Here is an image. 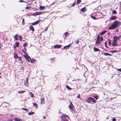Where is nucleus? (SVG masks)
Here are the masks:
<instances>
[{"mask_svg":"<svg viewBox=\"0 0 121 121\" xmlns=\"http://www.w3.org/2000/svg\"><path fill=\"white\" fill-rule=\"evenodd\" d=\"M29 28L30 30H31L33 32L35 31V29L32 26L30 25V26Z\"/></svg>","mask_w":121,"mask_h":121,"instance_id":"dca6fc26","label":"nucleus"},{"mask_svg":"<svg viewBox=\"0 0 121 121\" xmlns=\"http://www.w3.org/2000/svg\"><path fill=\"white\" fill-rule=\"evenodd\" d=\"M117 13V12L115 10H114L113 11L112 13L116 14Z\"/></svg>","mask_w":121,"mask_h":121,"instance_id":"49530a36","label":"nucleus"},{"mask_svg":"<svg viewBox=\"0 0 121 121\" xmlns=\"http://www.w3.org/2000/svg\"><path fill=\"white\" fill-rule=\"evenodd\" d=\"M34 114V112H29L28 113V114L29 115H31Z\"/></svg>","mask_w":121,"mask_h":121,"instance_id":"f704fd0d","label":"nucleus"},{"mask_svg":"<svg viewBox=\"0 0 121 121\" xmlns=\"http://www.w3.org/2000/svg\"><path fill=\"white\" fill-rule=\"evenodd\" d=\"M94 98H95L96 99H98V97L97 96H94Z\"/></svg>","mask_w":121,"mask_h":121,"instance_id":"6e6d98bb","label":"nucleus"},{"mask_svg":"<svg viewBox=\"0 0 121 121\" xmlns=\"http://www.w3.org/2000/svg\"><path fill=\"white\" fill-rule=\"evenodd\" d=\"M2 78L0 76V78Z\"/></svg>","mask_w":121,"mask_h":121,"instance_id":"69168bd1","label":"nucleus"},{"mask_svg":"<svg viewBox=\"0 0 121 121\" xmlns=\"http://www.w3.org/2000/svg\"><path fill=\"white\" fill-rule=\"evenodd\" d=\"M25 24V19L24 18L22 19V24L23 25H24Z\"/></svg>","mask_w":121,"mask_h":121,"instance_id":"c9c22d12","label":"nucleus"},{"mask_svg":"<svg viewBox=\"0 0 121 121\" xmlns=\"http://www.w3.org/2000/svg\"><path fill=\"white\" fill-rule=\"evenodd\" d=\"M100 40V41H102L103 40V39L102 36L101 37Z\"/></svg>","mask_w":121,"mask_h":121,"instance_id":"de8ad7c7","label":"nucleus"},{"mask_svg":"<svg viewBox=\"0 0 121 121\" xmlns=\"http://www.w3.org/2000/svg\"><path fill=\"white\" fill-rule=\"evenodd\" d=\"M40 20H39L37 21L36 22H33L31 23V24L33 26H34L38 24L40 22Z\"/></svg>","mask_w":121,"mask_h":121,"instance_id":"0eeeda50","label":"nucleus"},{"mask_svg":"<svg viewBox=\"0 0 121 121\" xmlns=\"http://www.w3.org/2000/svg\"><path fill=\"white\" fill-rule=\"evenodd\" d=\"M75 2H74L72 4V6H74L75 5Z\"/></svg>","mask_w":121,"mask_h":121,"instance_id":"5fc2aeb1","label":"nucleus"},{"mask_svg":"<svg viewBox=\"0 0 121 121\" xmlns=\"http://www.w3.org/2000/svg\"><path fill=\"white\" fill-rule=\"evenodd\" d=\"M22 41H23V42H24V41H26L25 40H22Z\"/></svg>","mask_w":121,"mask_h":121,"instance_id":"0e129e2a","label":"nucleus"},{"mask_svg":"<svg viewBox=\"0 0 121 121\" xmlns=\"http://www.w3.org/2000/svg\"><path fill=\"white\" fill-rule=\"evenodd\" d=\"M62 47V46L60 45H56L54 46V47L55 48H60Z\"/></svg>","mask_w":121,"mask_h":121,"instance_id":"f8f14e48","label":"nucleus"},{"mask_svg":"<svg viewBox=\"0 0 121 121\" xmlns=\"http://www.w3.org/2000/svg\"><path fill=\"white\" fill-rule=\"evenodd\" d=\"M66 88L68 90H71L72 89V88H70L68 85H66Z\"/></svg>","mask_w":121,"mask_h":121,"instance_id":"c756f323","label":"nucleus"},{"mask_svg":"<svg viewBox=\"0 0 121 121\" xmlns=\"http://www.w3.org/2000/svg\"><path fill=\"white\" fill-rule=\"evenodd\" d=\"M91 97L88 98L86 99V101L88 103H91Z\"/></svg>","mask_w":121,"mask_h":121,"instance_id":"1a4fd4ad","label":"nucleus"},{"mask_svg":"<svg viewBox=\"0 0 121 121\" xmlns=\"http://www.w3.org/2000/svg\"><path fill=\"white\" fill-rule=\"evenodd\" d=\"M48 28V26L46 27L45 28V30H44V31H46L47 30Z\"/></svg>","mask_w":121,"mask_h":121,"instance_id":"603ef678","label":"nucleus"},{"mask_svg":"<svg viewBox=\"0 0 121 121\" xmlns=\"http://www.w3.org/2000/svg\"><path fill=\"white\" fill-rule=\"evenodd\" d=\"M31 7H27H27H26V9H28L30 8Z\"/></svg>","mask_w":121,"mask_h":121,"instance_id":"8fccbe9b","label":"nucleus"},{"mask_svg":"<svg viewBox=\"0 0 121 121\" xmlns=\"http://www.w3.org/2000/svg\"><path fill=\"white\" fill-rule=\"evenodd\" d=\"M25 92V91H19L18 92V93L19 94H22L23 93Z\"/></svg>","mask_w":121,"mask_h":121,"instance_id":"e433bc0d","label":"nucleus"},{"mask_svg":"<svg viewBox=\"0 0 121 121\" xmlns=\"http://www.w3.org/2000/svg\"><path fill=\"white\" fill-rule=\"evenodd\" d=\"M91 102L94 103H96V101L94 98L91 97Z\"/></svg>","mask_w":121,"mask_h":121,"instance_id":"4be33fe9","label":"nucleus"},{"mask_svg":"<svg viewBox=\"0 0 121 121\" xmlns=\"http://www.w3.org/2000/svg\"><path fill=\"white\" fill-rule=\"evenodd\" d=\"M18 34H16V35H15L14 36V39L15 40H18Z\"/></svg>","mask_w":121,"mask_h":121,"instance_id":"5701e85b","label":"nucleus"},{"mask_svg":"<svg viewBox=\"0 0 121 121\" xmlns=\"http://www.w3.org/2000/svg\"><path fill=\"white\" fill-rule=\"evenodd\" d=\"M104 54L105 56H112V55L108 53L105 52L104 53Z\"/></svg>","mask_w":121,"mask_h":121,"instance_id":"393cba45","label":"nucleus"},{"mask_svg":"<svg viewBox=\"0 0 121 121\" xmlns=\"http://www.w3.org/2000/svg\"><path fill=\"white\" fill-rule=\"evenodd\" d=\"M45 7L44 6H41L39 7V9L40 10H43L45 8Z\"/></svg>","mask_w":121,"mask_h":121,"instance_id":"6ab92c4d","label":"nucleus"},{"mask_svg":"<svg viewBox=\"0 0 121 121\" xmlns=\"http://www.w3.org/2000/svg\"><path fill=\"white\" fill-rule=\"evenodd\" d=\"M22 51L23 52H24V53H26V52H25V51H24V50H22Z\"/></svg>","mask_w":121,"mask_h":121,"instance_id":"13d9d810","label":"nucleus"},{"mask_svg":"<svg viewBox=\"0 0 121 121\" xmlns=\"http://www.w3.org/2000/svg\"><path fill=\"white\" fill-rule=\"evenodd\" d=\"M86 9L85 8V7H84L83 8H81L80 9V11L82 12L83 13H84L86 12Z\"/></svg>","mask_w":121,"mask_h":121,"instance_id":"2eb2a0df","label":"nucleus"},{"mask_svg":"<svg viewBox=\"0 0 121 121\" xmlns=\"http://www.w3.org/2000/svg\"><path fill=\"white\" fill-rule=\"evenodd\" d=\"M28 78H27L26 79V82H24V84L25 85L27 86V85L28 84Z\"/></svg>","mask_w":121,"mask_h":121,"instance_id":"7c9ffc66","label":"nucleus"},{"mask_svg":"<svg viewBox=\"0 0 121 121\" xmlns=\"http://www.w3.org/2000/svg\"><path fill=\"white\" fill-rule=\"evenodd\" d=\"M112 121H116V119L115 118L113 117Z\"/></svg>","mask_w":121,"mask_h":121,"instance_id":"09e8293b","label":"nucleus"},{"mask_svg":"<svg viewBox=\"0 0 121 121\" xmlns=\"http://www.w3.org/2000/svg\"><path fill=\"white\" fill-rule=\"evenodd\" d=\"M72 43H71L68 45L64 46L63 48V49H69V48L70 46L72 45Z\"/></svg>","mask_w":121,"mask_h":121,"instance_id":"6e6552de","label":"nucleus"},{"mask_svg":"<svg viewBox=\"0 0 121 121\" xmlns=\"http://www.w3.org/2000/svg\"><path fill=\"white\" fill-rule=\"evenodd\" d=\"M81 1V0H77V3L78 4H79L80 3Z\"/></svg>","mask_w":121,"mask_h":121,"instance_id":"4c0bfd02","label":"nucleus"},{"mask_svg":"<svg viewBox=\"0 0 121 121\" xmlns=\"http://www.w3.org/2000/svg\"><path fill=\"white\" fill-rule=\"evenodd\" d=\"M91 17L92 18V19H96V18L94 16H91Z\"/></svg>","mask_w":121,"mask_h":121,"instance_id":"a18cd8bd","label":"nucleus"},{"mask_svg":"<svg viewBox=\"0 0 121 121\" xmlns=\"http://www.w3.org/2000/svg\"><path fill=\"white\" fill-rule=\"evenodd\" d=\"M64 34V35H65V38L67 37L68 35H69L68 34V32H65Z\"/></svg>","mask_w":121,"mask_h":121,"instance_id":"c85d7f7f","label":"nucleus"},{"mask_svg":"<svg viewBox=\"0 0 121 121\" xmlns=\"http://www.w3.org/2000/svg\"><path fill=\"white\" fill-rule=\"evenodd\" d=\"M33 104L34 105V107L35 108H36L37 109L38 108V105L37 104L35 103H33Z\"/></svg>","mask_w":121,"mask_h":121,"instance_id":"aec40b11","label":"nucleus"},{"mask_svg":"<svg viewBox=\"0 0 121 121\" xmlns=\"http://www.w3.org/2000/svg\"><path fill=\"white\" fill-rule=\"evenodd\" d=\"M107 41H106L105 42V47L106 48H108V47L107 46Z\"/></svg>","mask_w":121,"mask_h":121,"instance_id":"c03bdc74","label":"nucleus"},{"mask_svg":"<svg viewBox=\"0 0 121 121\" xmlns=\"http://www.w3.org/2000/svg\"><path fill=\"white\" fill-rule=\"evenodd\" d=\"M19 37L20 40L22 41V37L21 35H19Z\"/></svg>","mask_w":121,"mask_h":121,"instance_id":"a19ab883","label":"nucleus"},{"mask_svg":"<svg viewBox=\"0 0 121 121\" xmlns=\"http://www.w3.org/2000/svg\"><path fill=\"white\" fill-rule=\"evenodd\" d=\"M80 94H78V95L77 96V97L78 99H79L80 98Z\"/></svg>","mask_w":121,"mask_h":121,"instance_id":"3c124183","label":"nucleus"},{"mask_svg":"<svg viewBox=\"0 0 121 121\" xmlns=\"http://www.w3.org/2000/svg\"><path fill=\"white\" fill-rule=\"evenodd\" d=\"M93 49L95 51H98L99 50V48H98L96 47H94Z\"/></svg>","mask_w":121,"mask_h":121,"instance_id":"b1692460","label":"nucleus"},{"mask_svg":"<svg viewBox=\"0 0 121 121\" xmlns=\"http://www.w3.org/2000/svg\"><path fill=\"white\" fill-rule=\"evenodd\" d=\"M121 36L120 35L119 36H118V39L119 40L120 39V37Z\"/></svg>","mask_w":121,"mask_h":121,"instance_id":"bf43d9fd","label":"nucleus"},{"mask_svg":"<svg viewBox=\"0 0 121 121\" xmlns=\"http://www.w3.org/2000/svg\"><path fill=\"white\" fill-rule=\"evenodd\" d=\"M100 40H97L96 41V43L99 44L100 43Z\"/></svg>","mask_w":121,"mask_h":121,"instance_id":"473e14b6","label":"nucleus"},{"mask_svg":"<svg viewBox=\"0 0 121 121\" xmlns=\"http://www.w3.org/2000/svg\"><path fill=\"white\" fill-rule=\"evenodd\" d=\"M118 39V37L114 35L113 36V40L117 41Z\"/></svg>","mask_w":121,"mask_h":121,"instance_id":"a211bd4d","label":"nucleus"},{"mask_svg":"<svg viewBox=\"0 0 121 121\" xmlns=\"http://www.w3.org/2000/svg\"><path fill=\"white\" fill-rule=\"evenodd\" d=\"M121 24V22L118 21H116L114 22L111 26H110L108 28L109 30H113L120 25Z\"/></svg>","mask_w":121,"mask_h":121,"instance_id":"f257e3e1","label":"nucleus"},{"mask_svg":"<svg viewBox=\"0 0 121 121\" xmlns=\"http://www.w3.org/2000/svg\"><path fill=\"white\" fill-rule=\"evenodd\" d=\"M41 102L40 104H44L45 103V100L44 97H41L40 99Z\"/></svg>","mask_w":121,"mask_h":121,"instance_id":"423d86ee","label":"nucleus"},{"mask_svg":"<svg viewBox=\"0 0 121 121\" xmlns=\"http://www.w3.org/2000/svg\"><path fill=\"white\" fill-rule=\"evenodd\" d=\"M69 107L72 110H73L74 109V106L71 102H70V104L69 105Z\"/></svg>","mask_w":121,"mask_h":121,"instance_id":"9d476101","label":"nucleus"},{"mask_svg":"<svg viewBox=\"0 0 121 121\" xmlns=\"http://www.w3.org/2000/svg\"><path fill=\"white\" fill-rule=\"evenodd\" d=\"M79 42V39H78L77 40H75V42L76 44H78Z\"/></svg>","mask_w":121,"mask_h":121,"instance_id":"72a5a7b5","label":"nucleus"},{"mask_svg":"<svg viewBox=\"0 0 121 121\" xmlns=\"http://www.w3.org/2000/svg\"><path fill=\"white\" fill-rule=\"evenodd\" d=\"M107 32V31L106 30L100 33V35H102L104 34V33H105Z\"/></svg>","mask_w":121,"mask_h":121,"instance_id":"bb28decb","label":"nucleus"},{"mask_svg":"<svg viewBox=\"0 0 121 121\" xmlns=\"http://www.w3.org/2000/svg\"><path fill=\"white\" fill-rule=\"evenodd\" d=\"M27 45V43H26L25 42L24 43L23 46L24 47H26Z\"/></svg>","mask_w":121,"mask_h":121,"instance_id":"58836bf2","label":"nucleus"},{"mask_svg":"<svg viewBox=\"0 0 121 121\" xmlns=\"http://www.w3.org/2000/svg\"><path fill=\"white\" fill-rule=\"evenodd\" d=\"M117 70L118 71H120V72H121V68L120 69H117Z\"/></svg>","mask_w":121,"mask_h":121,"instance_id":"864d4df0","label":"nucleus"},{"mask_svg":"<svg viewBox=\"0 0 121 121\" xmlns=\"http://www.w3.org/2000/svg\"><path fill=\"white\" fill-rule=\"evenodd\" d=\"M111 40L110 39H108V45L110 46H111L112 45L111 43Z\"/></svg>","mask_w":121,"mask_h":121,"instance_id":"412c9836","label":"nucleus"},{"mask_svg":"<svg viewBox=\"0 0 121 121\" xmlns=\"http://www.w3.org/2000/svg\"><path fill=\"white\" fill-rule=\"evenodd\" d=\"M15 44L17 47H18L19 46V43L18 42H16L15 43Z\"/></svg>","mask_w":121,"mask_h":121,"instance_id":"cd10ccee","label":"nucleus"},{"mask_svg":"<svg viewBox=\"0 0 121 121\" xmlns=\"http://www.w3.org/2000/svg\"><path fill=\"white\" fill-rule=\"evenodd\" d=\"M21 69H24V68L23 67H22Z\"/></svg>","mask_w":121,"mask_h":121,"instance_id":"680f3d73","label":"nucleus"},{"mask_svg":"<svg viewBox=\"0 0 121 121\" xmlns=\"http://www.w3.org/2000/svg\"><path fill=\"white\" fill-rule=\"evenodd\" d=\"M14 120L15 121H22V120L21 118L15 117L14 118Z\"/></svg>","mask_w":121,"mask_h":121,"instance_id":"f3484780","label":"nucleus"},{"mask_svg":"<svg viewBox=\"0 0 121 121\" xmlns=\"http://www.w3.org/2000/svg\"><path fill=\"white\" fill-rule=\"evenodd\" d=\"M24 49L26 51V47H24Z\"/></svg>","mask_w":121,"mask_h":121,"instance_id":"052dcab7","label":"nucleus"},{"mask_svg":"<svg viewBox=\"0 0 121 121\" xmlns=\"http://www.w3.org/2000/svg\"><path fill=\"white\" fill-rule=\"evenodd\" d=\"M30 62L31 63H35L37 61L35 59H34L33 58H32V59L31 58V59H30Z\"/></svg>","mask_w":121,"mask_h":121,"instance_id":"4468645a","label":"nucleus"},{"mask_svg":"<svg viewBox=\"0 0 121 121\" xmlns=\"http://www.w3.org/2000/svg\"><path fill=\"white\" fill-rule=\"evenodd\" d=\"M14 57L15 59L18 58V54L16 52L14 54Z\"/></svg>","mask_w":121,"mask_h":121,"instance_id":"ddd939ff","label":"nucleus"},{"mask_svg":"<svg viewBox=\"0 0 121 121\" xmlns=\"http://www.w3.org/2000/svg\"><path fill=\"white\" fill-rule=\"evenodd\" d=\"M117 41L115 40H113L112 43V46H117L118 44L117 43Z\"/></svg>","mask_w":121,"mask_h":121,"instance_id":"20e7f679","label":"nucleus"},{"mask_svg":"<svg viewBox=\"0 0 121 121\" xmlns=\"http://www.w3.org/2000/svg\"><path fill=\"white\" fill-rule=\"evenodd\" d=\"M29 93L30 94V97L33 98L34 96V95L31 92H30Z\"/></svg>","mask_w":121,"mask_h":121,"instance_id":"a878e982","label":"nucleus"},{"mask_svg":"<svg viewBox=\"0 0 121 121\" xmlns=\"http://www.w3.org/2000/svg\"><path fill=\"white\" fill-rule=\"evenodd\" d=\"M69 118V117L67 115L63 116L62 117L61 121H68V119Z\"/></svg>","mask_w":121,"mask_h":121,"instance_id":"f03ea898","label":"nucleus"},{"mask_svg":"<svg viewBox=\"0 0 121 121\" xmlns=\"http://www.w3.org/2000/svg\"><path fill=\"white\" fill-rule=\"evenodd\" d=\"M117 17L115 16H112L111 17H110L109 19V20L110 21H112L113 20H115L117 19Z\"/></svg>","mask_w":121,"mask_h":121,"instance_id":"39448f33","label":"nucleus"},{"mask_svg":"<svg viewBox=\"0 0 121 121\" xmlns=\"http://www.w3.org/2000/svg\"><path fill=\"white\" fill-rule=\"evenodd\" d=\"M22 109H23V110H26L27 111V112H28V110L27 109H26V108H22Z\"/></svg>","mask_w":121,"mask_h":121,"instance_id":"37998d69","label":"nucleus"},{"mask_svg":"<svg viewBox=\"0 0 121 121\" xmlns=\"http://www.w3.org/2000/svg\"><path fill=\"white\" fill-rule=\"evenodd\" d=\"M1 74V73H0V75Z\"/></svg>","mask_w":121,"mask_h":121,"instance_id":"338daca9","label":"nucleus"},{"mask_svg":"<svg viewBox=\"0 0 121 121\" xmlns=\"http://www.w3.org/2000/svg\"><path fill=\"white\" fill-rule=\"evenodd\" d=\"M24 56L25 58L27 60L28 62H30L29 59L30 60V59H31V58L29 56L27 55V53H26V55H24Z\"/></svg>","mask_w":121,"mask_h":121,"instance_id":"7ed1b4c3","label":"nucleus"},{"mask_svg":"<svg viewBox=\"0 0 121 121\" xmlns=\"http://www.w3.org/2000/svg\"><path fill=\"white\" fill-rule=\"evenodd\" d=\"M19 1L20 2H24V1H23V0H19Z\"/></svg>","mask_w":121,"mask_h":121,"instance_id":"4d7b16f0","label":"nucleus"},{"mask_svg":"<svg viewBox=\"0 0 121 121\" xmlns=\"http://www.w3.org/2000/svg\"><path fill=\"white\" fill-rule=\"evenodd\" d=\"M43 118L44 119H45V118H46V117L45 116H44L43 117Z\"/></svg>","mask_w":121,"mask_h":121,"instance_id":"e2e57ef3","label":"nucleus"},{"mask_svg":"<svg viewBox=\"0 0 121 121\" xmlns=\"http://www.w3.org/2000/svg\"><path fill=\"white\" fill-rule=\"evenodd\" d=\"M42 14L41 12H36L33 13V15L34 16H36L37 15H39Z\"/></svg>","mask_w":121,"mask_h":121,"instance_id":"9b49d317","label":"nucleus"},{"mask_svg":"<svg viewBox=\"0 0 121 121\" xmlns=\"http://www.w3.org/2000/svg\"><path fill=\"white\" fill-rule=\"evenodd\" d=\"M100 36L99 35H98L96 39L97 40H100Z\"/></svg>","mask_w":121,"mask_h":121,"instance_id":"79ce46f5","label":"nucleus"},{"mask_svg":"<svg viewBox=\"0 0 121 121\" xmlns=\"http://www.w3.org/2000/svg\"><path fill=\"white\" fill-rule=\"evenodd\" d=\"M19 60L22 63H23V61L22 60V58L21 57H19L18 58Z\"/></svg>","mask_w":121,"mask_h":121,"instance_id":"2f4dec72","label":"nucleus"},{"mask_svg":"<svg viewBox=\"0 0 121 121\" xmlns=\"http://www.w3.org/2000/svg\"><path fill=\"white\" fill-rule=\"evenodd\" d=\"M117 51H116V50H112V51H110V52H112L113 53H115L116 52H117Z\"/></svg>","mask_w":121,"mask_h":121,"instance_id":"ea45409f","label":"nucleus"}]
</instances>
